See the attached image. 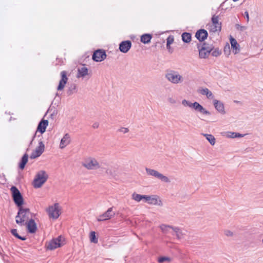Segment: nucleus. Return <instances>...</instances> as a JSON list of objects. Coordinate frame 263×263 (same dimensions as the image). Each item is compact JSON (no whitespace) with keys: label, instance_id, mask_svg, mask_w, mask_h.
Returning a JSON list of instances; mask_svg holds the SVG:
<instances>
[{"label":"nucleus","instance_id":"obj_14","mask_svg":"<svg viewBox=\"0 0 263 263\" xmlns=\"http://www.w3.org/2000/svg\"><path fill=\"white\" fill-rule=\"evenodd\" d=\"M25 224L26 225L27 231L29 233L33 234L36 231V224L32 218L29 219L28 222H25Z\"/></svg>","mask_w":263,"mask_h":263},{"label":"nucleus","instance_id":"obj_37","mask_svg":"<svg viewBox=\"0 0 263 263\" xmlns=\"http://www.w3.org/2000/svg\"><path fill=\"white\" fill-rule=\"evenodd\" d=\"M221 26H217V25H211V28L210 29V31L213 32H215L216 31H220L221 30Z\"/></svg>","mask_w":263,"mask_h":263},{"label":"nucleus","instance_id":"obj_11","mask_svg":"<svg viewBox=\"0 0 263 263\" xmlns=\"http://www.w3.org/2000/svg\"><path fill=\"white\" fill-rule=\"evenodd\" d=\"M62 236H60L57 238L53 239L48 243L47 245V248L49 250H52L57 248L60 247L62 246Z\"/></svg>","mask_w":263,"mask_h":263},{"label":"nucleus","instance_id":"obj_31","mask_svg":"<svg viewBox=\"0 0 263 263\" xmlns=\"http://www.w3.org/2000/svg\"><path fill=\"white\" fill-rule=\"evenodd\" d=\"M45 149V145L43 142L40 139L39 142V146L35 148L40 154H42Z\"/></svg>","mask_w":263,"mask_h":263},{"label":"nucleus","instance_id":"obj_10","mask_svg":"<svg viewBox=\"0 0 263 263\" xmlns=\"http://www.w3.org/2000/svg\"><path fill=\"white\" fill-rule=\"evenodd\" d=\"M106 57L105 51L102 49H98L93 52L92 59L96 62H101Z\"/></svg>","mask_w":263,"mask_h":263},{"label":"nucleus","instance_id":"obj_8","mask_svg":"<svg viewBox=\"0 0 263 263\" xmlns=\"http://www.w3.org/2000/svg\"><path fill=\"white\" fill-rule=\"evenodd\" d=\"M88 170H97L100 167L98 161L94 158L88 157L85 159L82 164Z\"/></svg>","mask_w":263,"mask_h":263},{"label":"nucleus","instance_id":"obj_18","mask_svg":"<svg viewBox=\"0 0 263 263\" xmlns=\"http://www.w3.org/2000/svg\"><path fill=\"white\" fill-rule=\"evenodd\" d=\"M192 108L195 110L200 112V113L204 115H210V112L204 108L202 105H201L198 102H195L192 104Z\"/></svg>","mask_w":263,"mask_h":263},{"label":"nucleus","instance_id":"obj_20","mask_svg":"<svg viewBox=\"0 0 263 263\" xmlns=\"http://www.w3.org/2000/svg\"><path fill=\"white\" fill-rule=\"evenodd\" d=\"M48 125V121L47 120H42L38 124L37 130L40 132L41 134L46 131V128Z\"/></svg>","mask_w":263,"mask_h":263},{"label":"nucleus","instance_id":"obj_21","mask_svg":"<svg viewBox=\"0 0 263 263\" xmlns=\"http://www.w3.org/2000/svg\"><path fill=\"white\" fill-rule=\"evenodd\" d=\"M198 92L202 95L206 96L209 99H212L214 98V96L212 92L207 88H200L198 90Z\"/></svg>","mask_w":263,"mask_h":263},{"label":"nucleus","instance_id":"obj_28","mask_svg":"<svg viewBox=\"0 0 263 263\" xmlns=\"http://www.w3.org/2000/svg\"><path fill=\"white\" fill-rule=\"evenodd\" d=\"M182 40L184 43H189L191 41V34L187 32H184L182 34Z\"/></svg>","mask_w":263,"mask_h":263},{"label":"nucleus","instance_id":"obj_13","mask_svg":"<svg viewBox=\"0 0 263 263\" xmlns=\"http://www.w3.org/2000/svg\"><path fill=\"white\" fill-rule=\"evenodd\" d=\"M132 47V42L130 41L127 40L121 42L119 44L120 51L124 53H127Z\"/></svg>","mask_w":263,"mask_h":263},{"label":"nucleus","instance_id":"obj_34","mask_svg":"<svg viewBox=\"0 0 263 263\" xmlns=\"http://www.w3.org/2000/svg\"><path fill=\"white\" fill-rule=\"evenodd\" d=\"M212 25H213L221 26V23L219 22L218 16H216L215 15H213L212 17Z\"/></svg>","mask_w":263,"mask_h":263},{"label":"nucleus","instance_id":"obj_44","mask_svg":"<svg viewBox=\"0 0 263 263\" xmlns=\"http://www.w3.org/2000/svg\"><path fill=\"white\" fill-rule=\"evenodd\" d=\"M224 234L227 236H232L233 235V232L228 230H224Z\"/></svg>","mask_w":263,"mask_h":263},{"label":"nucleus","instance_id":"obj_32","mask_svg":"<svg viewBox=\"0 0 263 263\" xmlns=\"http://www.w3.org/2000/svg\"><path fill=\"white\" fill-rule=\"evenodd\" d=\"M204 136L206 137V139L209 141L210 143L213 145L215 143V139L214 137L211 134H204Z\"/></svg>","mask_w":263,"mask_h":263},{"label":"nucleus","instance_id":"obj_39","mask_svg":"<svg viewBox=\"0 0 263 263\" xmlns=\"http://www.w3.org/2000/svg\"><path fill=\"white\" fill-rule=\"evenodd\" d=\"M211 53L212 56L216 57L219 56L221 54V52L218 48H214Z\"/></svg>","mask_w":263,"mask_h":263},{"label":"nucleus","instance_id":"obj_46","mask_svg":"<svg viewBox=\"0 0 263 263\" xmlns=\"http://www.w3.org/2000/svg\"><path fill=\"white\" fill-rule=\"evenodd\" d=\"M168 101L170 103L172 104H174L176 103V101L175 100V99L172 98H169L168 99Z\"/></svg>","mask_w":263,"mask_h":263},{"label":"nucleus","instance_id":"obj_43","mask_svg":"<svg viewBox=\"0 0 263 263\" xmlns=\"http://www.w3.org/2000/svg\"><path fill=\"white\" fill-rule=\"evenodd\" d=\"M235 27L237 30L241 31H243L245 30L247 28L246 27L241 26L239 24H236Z\"/></svg>","mask_w":263,"mask_h":263},{"label":"nucleus","instance_id":"obj_35","mask_svg":"<svg viewBox=\"0 0 263 263\" xmlns=\"http://www.w3.org/2000/svg\"><path fill=\"white\" fill-rule=\"evenodd\" d=\"M90 240L91 242L97 243L98 242V239L96 236V233L94 231H92L90 233Z\"/></svg>","mask_w":263,"mask_h":263},{"label":"nucleus","instance_id":"obj_9","mask_svg":"<svg viewBox=\"0 0 263 263\" xmlns=\"http://www.w3.org/2000/svg\"><path fill=\"white\" fill-rule=\"evenodd\" d=\"M112 207L109 208L105 213L97 217V220L102 221L111 219L115 215V212H112Z\"/></svg>","mask_w":263,"mask_h":263},{"label":"nucleus","instance_id":"obj_2","mask_svg":"<svg viewBox=\"0 0 263 263\" xmlns=\"http://www.w3.org/2000/svg\"><path fill=\"white\" fill-rule=\"evenodd\" d=\"M199 51V57L200 59L208 58L214 49L213 44H209L206 43L197 45Z\"/></svg>","mask_w":263,"mask_h":263},{"label":"nucleus","instance_id":"obj_15","mask_svg":"<svg viewBox=\"0 0 263 263\" xmlns=\"http://www.w3.org/2000/svg\"><path fill=\"white\" fill-rule=\"evenodd\" d=\"M61 79L60 81L59 85L57 88L58 90H62L63 89L68 80V78L66 76V72L65 71H61Z\"/></svg>","mask_w":263,"mask_h":263},{"label":"nucleus","instance_id":"obj_24","mask_svg":"<svg viewBox=\"0 0 263 263\" xmlns=\"http://www.w3.org/2000/svg\"><path fill=\"white\" fill-rule=\"evenodd\" d=\"M160 228L162 232L165 235H166L170 233V230H173V227L170 225L162 224L160 226Z\"/></svg>","mask_w":263,"mask_h":263},{"label":"nucleus","instance_id":"obj_33","mask_svg":"<svg viewBox=\"0 0 263 263\" xmlns=\"http://www.w3.org/2000/svg\"><path fill=\"white\" fill-rule=\"evenodd\" d=\"M11 233L13 236H14L15 237L20 240H25L26 239V238L25 237H22L18 235L16 229H12L11 230Z\"/></svg>","mask_w":263,"mask_h":263},{"label":"nucleus","instance_id":"obj_47","mask_svg":"<svg viewBox=\"0 0 263 263\" xmlns=\"http://www.w3.org/2000/svg\"><path fill=\"white\" fill-rule=\"evenodd\" d=\"M245 16L246 17L247 22H248L249 21V13L247 11L245 12Z\"/></svg>","mask_w":263,"mask_h":263},{"label":"nucleus","instance_id":"obj_17","mask_svg":"<svg viewBox=\"0 0 263 263\" xmlns=\"http://www.w3.org/2000/svg\"><path fill=\"white\" fill-rule=\"evenodd\" d=\"M208 33L206 30L205 29H199L198 30L195 34L196 37L200 41H204L208 37Z\"/></svg>","mask_w":263,"mask_h":263},{"label":"nucleus","instance_id":"obj_49","mask_svg":"<svg viewBox=\"0 0 263 263\" xmlns=\"http://www.w3.org/2000/svg\"><path fill=\"white\" fill-rule=\"evenodd\" d=\"M36 133H37V132H36L35 133L34 136H33L32 139L31 141H30V142L29 143V146H30L32 144V141H33V140H34V138L35 137V136L36 135Z\"/></svg>","mask_w":263,"mask_h":263},{"label":"nucleus","instance_id":"obj_27","mask_svg":"<svg viewBox=\"0 0 263 263\" xmlns=\"http://www.w3.org/2000/svg\"><path fill=\"white\" fill-rule=\"evenodd\" d=\"M173 235H175L178 239H181L183 237V233L181 230L178 227H174L173 228Z\"/></svg>","mask_w":263,"mask_h":263},{"label":"nucleus","instance_id":"obj_41","mask_svg":"<svg viewBox=\"0 0 263 263\" xmlns=\"http://www.w3.org/2000/svg\"><path fill=\"white\" fill-rule=\"evenodd\" d=\"M42 154L39 153L37 150L35 149L34 151H33L31 156L30 158L31 159H35L39 156H40Z\"/></svg>","mask_w":263,"mask_h":263},{"label":"nucleus","instance_id":"obj_19","mask_svg":"<svg viewBox=\"0 0 263 263\" xmlns=\"http://www.w3.org/2000/svg\"><path fill=\"white\" fill-rule=\"evenodd\" d=\"M70 135L67 133L65 134L61 140L60 147L61 149L65 148L70 143Z\"/></svg>","mask_w":263,"mask_h":263},{"label":"nucleus","instance_id":"obj_40","mask_svg":"<svg viewBox=\"0 0 263 263\" xmlns=\"http://www.w3.org/2000/svg\"><path fill=\"white\" fill-rule=\"evenodd\" d=\"M76 86L75 84H72L71 85L69 88V89L68 90V94L69 95H70L71 94H72L73 93H74L76 91Z\"/></svg>","mask_w":263,"mask_h":263},{"label":"nucleus","instance_id":"obj_36","mask_svg":"<svg viewBox=\"0 0 263 263\" xmlns=\"http://www.w3.org/2000/svg\"><path fill=\"white\" fill-rule=\"evenodd\" d=\"M172 259L170 257L166 256H161L158 258V261L159 263H163L164 261L170 262Z\"/></svg>","mask_w":263,"mask_h":263},{"label":"nucleus","instance_id":"obj_26","mask_svg":"<svg viewBox=\"0 0 263 263\" xmlns=\"http://www.w3.org/2000/svg\"><path fill=\"white\" fill-rule=\"evenodd\" d=\"M88 74V68L82 66L78 68V77H84Z\"/></svg>","mask_w":263,"mask_h":263},{"label":"nucleus","instance_id":"obj_30","mask_svg":"<svg viewBox=\"0 0 263 263\" xmlns=\"http://www.w3.org/2000/svg\"><path fill=\"white\" fill-rule=\"evenodd\" d=\"M243 135L235 132H229L227 135V137L231 138H241L243 137Z\"/></svg>","mask_w":263,"mask_h":263},{"label":"nucleus","instance_id":"obj_7","mask_svg":"<svg viewBox=\"0 0 263 263\" xmlns=\"http://www.w3.org/2000/svg\"><path fill=\"white\" fill-rule=\"evenodd\" d=\"M61 208L58 203H55L52 205L49 206L47 211L50 218L57 219L61 214Z\"/></svg>","mask_w":263,"mask_h":263},{"label":"nucleus","instance_id":"obj_16","mask_svg":"<svg viewBox=\"0 0 263 263\" xmlns=\"http://www.w3.org/2000/svg\"><path fill=\"white\" fill-rule=\"evenodd\" d=\"M213 105L217 110L219 113L224 115L226 114V111L224 110V106L223 103L217 100L214 99L213 100Z\"/></svg>","mask_w":263,"mask_h":263},{"label":"nucleus","instance_id":"obj_3","mask_svg":"<svg viewBox=\"0 0 263 263\" xmlns=\"http://www.w3.org/2000/svg\"><path fill=\"white\" fill-rule=\"evenodd\" d=\"M48 175L45 171H40L36 174L32 182V185L34 188L37 189L41 187L43 184L47 181Z\"/></svg>","mask_w":263,"mask_h":263},{"label":"nucleus","instance_id":"obj_4","mask_svg":"<svg viewBox=\"0 0 263 263\" xmlns=\"http://www.w3.org/2000/svg\"><path fill=\"white\" fill-rule=\"evenodd\" d=\"M165 78L171 83L175 84L183 82L184 80L178 71L173 70L166 73Z\"/></svg>","mask_w":263,"mask_h":263},{"label":"nucleus","instance_id":"obj_45","mask_svg":"<svg viewBox=\"0 0 263 263\" xmlns=\"http://www.w3.org/2000/svg\"><path fill=\"white\" fill-rule=\"evenodd\" d=\"M119 131L120 132L123 133L124 134L127 133L128 132L129 130L127 128L125 127H122L120 129H119Z\"/></svg>","mask_w":263,"mask_h":263},{"label":"nucleus","instance_id":"obj_23","mask_svg":"<svg viewBox=\"0 0 263 263\" xmlns=\"http://www.w3.org/2000/svg\"><path fill=\"white\" fill-rule=\"evenodd\" d=\"M230 43L232 48L233 50V52H234L235 54L238 53V52L239 51V45L237 43L236 40L235 39L231 37L230 39Z\"/></svg>","mask_w":263,"mask_h":263},{"label":"nucleus","instance_id":"obj_5","mask_svg":"<svg viewBox=\"0 0 263 263\" xmlns=\"http://www.w3.org/2000/svg\"><path fill=\"white\" fill-rule=\"evenodd\" d=\"M10 191H11L12 196L15 204L18 208L23 207L22 205L23 204L24 200L20 191L15 186H12L10 188Z\"/></svg>","mask_w":263,"mask_h":263},{"label":"nucleus","instance_id":"obj_25","mask_svg":"<svg viewBox=\"0 0 263 263\" xmlns=\"http://www.w3.org/2000/svg\"><path fill=\"white\" fill-rule=\"evenodd\" d=\"M152 35L149 33H145L141 36L140 41L144 44H148L151 42Z\"/></svg>","mask_w":263,"mask_h":263},{"label":"nucleus","instance_id":"obj_6","mask_svg":"<svg viewBox=\"0 0 263 263\" xmlns=\"http://www.w3.org/2000/svg\"><path fill=\"white\" fill-rule=\"evenodd\" d=\"M145 171L147 175L153 176L165 183L171 182L170 179L167 176L163 175L155 170L146 167Z\"/></svg>","mask_w":263,"mask_h":263},{"label":"nucleus","instance_id":"obj_12","mask_svg":"<svg viewBox=\"0 0 263 263\" xmlns=\"http://www.w3.org/2000/svg\"><path fill=\"white\" fill-rule=\"evenodd\" d=\"M145 201L149 204L162 205V203L160 200L156 196L145 195Z\"/></svg>","mask_w":263,"mask_h":263},{"label":"nucleus","instance_id":"obj_29","mask_svg":"<svg viewBox=\"0 0 263 263\" xmlns=\"http://www.w3.org/2000/svg\"><path fill=\"white\" fill-rule=\"evenodd\" d=\"M145 195H142L135 193L132 194V199L137 202H140L142 199L145 200Z\"/></svg>","mask_w":263,"mask_h":263},{"label":"nucleus","instance_id":"obj_48","mask_svg":"<svg viewBox=\"0 0 263 263\" xmlns=\"http://www.w3.org/2000/svg\"><path fill=\"white\" fill-rule=\"evenodd\" d=\"M99 123L98 122H95L93 124L92 127L94 128H97L99 127Z\"/></svg>","mask_w":263,"mask_h":263},{"label":"nucleus","instance_id":"obj_38","mask_svg":"<svg viewBox=\"0 0 263 263\" xmlns=\"http://www.w3.org/2000/svg\"><path fill=\"white\" fill-rule=\"evenodd\" d=\"M174 37L173 36L170 35L166 40V47L167 48H170V45L172 44L174 42Z\"/></svg>","mask_w":263,"mask_h":263},{"label":"nucleus","instance_id":"obj_1","mask_svg":"<svg viewBox=\"0 0 263 263\" xmlns=\"http://www.w3.org/2000/svg\"><path fill=\"white\" fill-rule=\"evenodd\" d=\"M31 218H32V214L28 208L23 207L18 208V211L15 217L17 224L20 226L24 225V222H28Z\"/></svg>","mask_w":263,"mask_h":263},{"label":"nucleus","instance_id":"obj_42","mask_svg":"<svg viewBox=\"0 0 263 263\" xmlns=\"http://www.w3.org/2000/svg\"><path fill=\"white\" fill-rule=\"evenodd\" d=\"M193 103H192L189 101H187L186 100H183L182 101V104L184 105V106H189L190 107H192V104Z\"/></svg>","mask_w":263,"mask_h":263},{"label":"nucleus","instance_id":"obj_22","mask_svg":"<svg viewBox=\"0 0 263 263\" xmlns=\"http://www.w3.org/2000/svg\"><path fill=\"white\" fill-rule=\"evenodd\" d=\"M28 160V155L27 153H25L23 156L22 157L21 161L18 164L19 168L21 170H23L26 163H27Z\"/></svg>","mask_w":263,"mask_h":263}]
</instances>
